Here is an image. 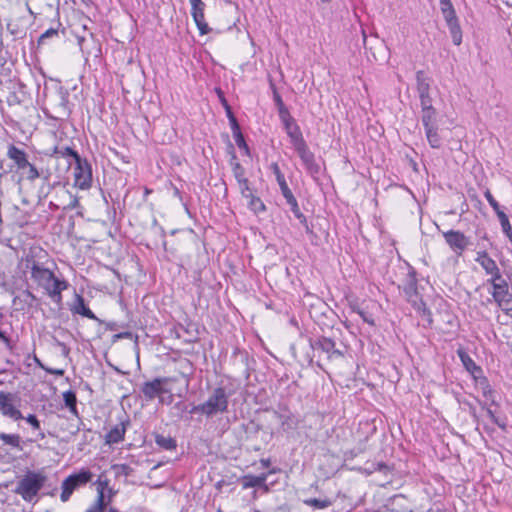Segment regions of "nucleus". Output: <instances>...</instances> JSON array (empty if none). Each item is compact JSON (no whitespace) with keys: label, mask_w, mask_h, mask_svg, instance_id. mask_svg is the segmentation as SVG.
Listing matches in <instances>:
<instances>
[{"label":"nucleus","mask_w":512,"mask_h":512,"mask_svg":"<svg viewBox=\"0 0 512 512\" xmlns=\"http://www.w3.org/2000/svg\"><path fill=\"white\" fill-rule=\"evenodd\" d=\"M31 278L42 287L47 295L57 304L62 301V292L68 288V282L55 277L52 271L34 264Z\"/></svg>","instance_id":"obj_1"},{"label":"nucleus","mask_w":512,"mask_h":512,"mask_svg":"<svg viewBox=\"0 0 512 512\" xmlns=\"http://www.w3.org/2000/svg\"><path fill=\"white\" fill-rule=\"evenodd\" d=\"M281 117L292 146L298 153L306 168L312 170L315 166L314 154L309 150L302 136L300 127L290 115L283 114Z\"/></svg>","instance_id":"obj_2"},{"label":"nucleus","mask_w":512,"mask_h":512,"mask_svg":"<svg viewBox=\"0 0 512 512\" xmlns=\"http://www.w3.org/2000/svg\"><path fill=\"white\" fill-rule=\"evenodd\" d=\"M228 408V395L226 391L218 387L214 389L208 399L200 405L194 406L191 413H201L207 417L218 413H224Z\"/></svg>","instance_id":"obj_3"},{"label":"nucleus","mask_w":512,"mask_h":512,"mask_svg":"<svg viewBox=\"0 0 512 512\" xmlns=\"http://www.w3.org/2000/svg\"><path fill=\"white\" fill-rule=\"evenodd\" d=\"M46 476L40 472H28L19 482L16 492L28 502L34 500L43 487Z\"/></svg>","instance_id":"obj_4"},{"label":"nucleus","mask_w":512,"mask_h":512,"mask_svg":"<svg viewBox=\"0 0 512 512\" xmlns=\"http://www.w3.org/2000/svg\"><path fill=\"white\" fill-rule=\"evenodd\" d=\"M73 186L80 190H89L92 186V169L86 159L77 157V162L73 167Z\"/></svg>","instance_id":"obj_5"},{"label":"nucleus","mask_w":512,"mask_h":512,"mask_svg":"<svg viewBox=\"0 0 512 512\" xmlns=\"http://www.w3.org/2000/svg\"><path fill=\"white\" fill-rule=\"evenodd\" d=\"M93 474L88 470H80L77 473L69 475L62 482L61 501L66 502L78 487L87 484L92 479Z\"/></svg>","instance_id":"obj_6"},{"label":"nucleus","mask_w":512,"mask_h":512,"mask_svg":"<svg viewBox=\"0 0 512 512\" xmlns=\"http://www.w3.org/2000/svg\"><path fill=\"white\" fill-rule=\"evenodd\" d=\"M191 4V15L201 35L209 32L208 24L205 21V3L202 0H189Z\"/></svg>","instance_id":"obj_7"},{"label":"nucleus","mask_w":512,"mask_h":512,"mask_svg":"<svg viewBox=\"0 0 512 512\" xmlns=\"http://www.w3.org/2000/svg\"><path fill=\"white\" fill-rule=\"evenodd\" d=\"M166 383V378H155L152 381L145 382L141 391L146 399L152 400L155 397H160L162 394L168 392L165 389Z\"/></svg>","instance_id":"obj_8"},{"label":"nucleus","mask_w":512,"mask_h":512,"mask_svg":"<svg viewBox=\"0 0 512 512\" xmlns=\"http://www.w3.org/2000/svg\"><path fill=\"white\" fill-rule=\"evenodd\" d=\"M0 412L13 420L24 419L22 413L14 407L12 394L4 391H0Z\"/></svg>","instance_id":"obj_9"},{"label":"nucleus","mask_w":512,"mask_h":512,"mask_svg":"<svg viewBox=\"0 0 512 512\" xmlns=\"http://www.w3.org/2000/svg\"><path fill=\"white\" fill-rule=\"evenodd\" d=\"M457 355L463 365V367L466 369L467 372L470 373V375L475 379L483 378V371L480 366H478L474 360L470 357L468 352L462 348L459 347L457 349Z\"/></svg>","instance_id":"obj_10"},{"label":"nucleus","mask_w":512,"mask_h":512,"mask_svg":"<svg viewBox=\"0 0 512 512\" xmlns=\"http://www.w3.org/2000/svg\"><path fill=\"white\" fill-rule=\"evenodd\" d=\"M7 155L15 162L19 169H26V166L29 165L26 153L14 145L9 146Z\"/></svg>","instance_id":"obj_11"},{"label":"nucleus","mask_w":512,"mask_h":512,"mask_svg":"<svg viewBox=\"0 0 512 512\" xmlns=\"http://www.w3.org/2000/svg\"><path fill=\"white\" fill-rule=\"evenodd\" d=\"M268 474L263 473L258 476L254 475H245L242 478V486L244 489L248 488H254V487H264L267 491L268 488L266 486V480H267Z\"/></svg>","instance_id":"obj_12"},{"label":"nucleus","mask_w":512,"mask_h":512,"mask_svg":"<svg viewBox=\"0 0 512 512\" xmlns=\"http://www.w3.org/2000/svg\"><path fill=\"white\" fill-rule=\"evenodd\" d=\"M72 313L79 314L91 320H97L95 314L85 305L84 299L80 295H76L75 302L71 308Z\"/></svg>","instance_id":"obj_13"},{"label":"nucleus","mask_w":512,"mask_h":512,"mask_svg":"<svg viewBox=\"0 0 512 512\" xmlns=\"http://www.w3.org/2000/svg\"><path fill=\"white\" fill-rule=\"evenodd\" d=\"M476 261L482 266L486 273L491 276L496 275L499 272L496 262L490 258L486 252L478 253Z\"/></svg>","instance_id":"obj_14"},{"label":"nucleus","mask_w":512,"mask_h":512,"mask_svg":"<svg viewBox=\"0 0 512 512\" xmlns=\"http://www.w3.org/2000/svg\"><path fill=\"white\" fill-rule=\"evenodd\" d=\"M491 283L493 286V298L499 297L505 293L509 292V286L507 281L500 275L498 272L496 275H493L491 278Z\"/></svg>","instance_id":"obj_15"},{"label":"nucleus","mask_w":512,"mask_h":512,"mask_svg":"<svg viewBox=\"0 0 512 512\" xmlns=\"http://www.w3.org/2000/svg\"><path fill=\"white\" fill-rule=\"evenodd\" d=\"M450 34L452 41L455 45H460L462 42V32L455 16V11L450 4Z\"/></svg>","instance_id":"obj_16"},{"label":"nucleus","mask_w":512,"mask_h":512,"mask_svg":"<svg viewBox=\"0 0 512 512\" xmlns=\"http://www.w3.org/2000/svg\"><path fill=\"white\" fill-rule=\"evenodd\" d=\"M469 245V240L460 232L450 230V247L459 254Z\"/></svg>","instance_id":"obj_17"},{"label":"nucleus","mask_w":512,"mask_h":512,"mask_svg":"<svg viewBox=\"0 0 512 512\" xmlns=\"http://www.w3.org/2000/svg\"><path fill=\"white\" fill-rule=\"evenodd\" d=\"M0 440L2 444L5 446H9L12 449H16L18 451H22L23 447L21 445V437L18 434H7L0 433Z\"/></svg>","instance_id":"obj_18"},{"label":"nucleus","mask_w":512,"mask_h":512,"mask_svg":"<svg viewBox=\"0 0 512 512\" xmlns=\"http://www.w3.org/2000/svg\"><path fill=\"white\" fill-rule=\"evenodd\" d=\"M271 169L273 170V172L275 174L277 183H278V185L280 187V190H281L282 195L284 196V198L290 196L292 194V192L289 189V187L287 185V182L285 180V177H284L283 173L280 171L279 166L276 163H273L271 165Z\"/></svg>","instance_id":"obj_19"},{"label":"nucleus","mask_w":512,"mask_h":512,"mask_svg":"<svg viewBox=\"0 0 512 512\" xmlns=\"http://www.w3.org/2000/svg\"><path fill=\"white\" fill-rule=\"evenodd\" d=\"M494 300L504 313L512 317V295L509 292L495 297Z\"/></svg>","instance_id":"obj_20"},{"label":"nucleus","mask_w":512,"mask_h":512,"mask_svg":"<svg viewBox=\"0 0 512 512\" xmlns=\"http://www.w3.org/2000/svg\"><path fill=\"white\" fill-rule=\"evenodd\" d=\"M106 506L104 490L99 487L96 500L85 512H103Z\"/></svg>","instance_id":"obj_21"},{"label":"nucleus","mask_w":512,"mask_h":512,"mask_svg":"<svg viewBox=\"0 0 512 512\" xmlns=\"http://www.w3.org/2000/svg\"><path fill=\"white\" fill-rule=\"evenodd\" d=\"M245 199L247 200V205L249 209L253 211L255 214L262 213L266 210L263 201L254 193H252L251 196H248V198Z\"/></svg>","instance_id":"obj_22"},{"label":"nucleus","mask_w":512,"mask_h":512,"mask_svg":"<svg viewBox=\"0 0 512 512\" xmlns=\"http://www.w3.org/2000/svg\"><path fill=\"white\" fill-rule=\"evenodd\" d=\"M125 434V430L120 427H115L111 429L106 435V442L108 444L118 443L123 440Z\"/></svg>","instance_id":"obj_23"},{"label":"nucleus","mask_w":512,"mask_h":512,"mask_svg":"<svg viewBox=\"0 0 512 512\" xmlns=\"http://www.w3.org/2000/svg\"><path fill=\"white\" fill-rule=\"evenodd\" d=\"M156 443L166 450H172L176 447V442L174 439L162 435H158L156 437Z\"/></svg>","instance_id":"obj_24"},{"label":"nucleus","mask_w":512,"mask_h":512,"mask_svg":"<svg viewBox=\"0 0 512 512\" xmlns=\"http://www.w3.org/2000/svg\"><path fill=\"white\" fill-rule=\"evenodd\" d=\"M305 504L314 507L316 509H324L330 506L331 502L327 499H316V498H310L304 501Z\"/></svg>","instance_id":"obj_25"},{"label":"nucleus","mask_w":512,"mask_h":512,"mask_svg":"<svg viewBox=\"0 0 512 512\" xmlns=\"http://www.w3.org/2000/svg\"><path fill=\"white\" fill-rule=\"evenodd\" d=\"M496 215L500 221L502 231L505 234L512 232V228H511L508 216L503 211H499L498 214H496Z\"/></svg>","instance_id":"obj_26"},{"label":"nucleus","mask_w":512,"mask_h":512,"mask_svg":"<svg viewBox=\"0 0 512 512\" xmlns=\"http://www.w3.org/2000/svg\"><path fill=\"white\" fill-rule=\"evenodd\" d=\"M25 420L27 423H29L32 426V428L34 430L39 431L38 436L40 437V439H43L45 437V434L40 431V422L35 415L30 414L25 418Z\"/></svg>","instance_id":"obj_27"},{"label":"nucleus","mask_w":512,"mask_h":512,"mask_svg":"<svg viewBox=\"0 0 512 512\" xmlns=\"http://www.w3.org/2000/svg\"><path fill=\"white\" fill-rule=\"evenodd\" d=\"M238 185H239V189H240V192H241V195L243 198H248V196H251V194L253 192L249 187L247 178L243 179L241 181H238Z\"/></svg>","instance_id":"obj_28"},{"label":"nucleus","mask_w":512,"mask_h":512,"mask_svg":"<svg viewBox=\"0 0 512 512\" xmlns=\"http://www.w3.org/2000/svg\"><path fill=\"white\" fill-rule=\"evenodd\" d=\"M485 198L487 199V201L489 202V204L491 205L496 214H498L499 211H502L500 209L499 203L494 199L489 190L485 192Z\"/></svg>","instance_id":"obj_29"},{"label":"nucleus","mask_w":512,"mask_h":512,"mask_svg":"<svg viewBox=\"0 0 512 512\" xmlns=\"http://www.w3.org/2000/svg\"><path fill=\"white\" fill-rule=\"evenodd\" d=\"M233 173H234V176L238 181H241L243 179H246L245 178V173H244V168L239 164V163H235L234 166H233Z\"/></svg>","instance_id":"obj_30"},{"label":"nucleus","mask_w":512,"mask_h":512,"mask_svg":"<svg viewBox=\"0 0 512 512\" xmlns=\"http://www.w3.org/2000/svg\"><path fill=\"white\" fill-rule=\"evenodd\" d=\"M26 168L28 169V171H27V179L33 181V180H35L36 178L39 177L38 170L36 169V167L34 165L29 163V165H27Z\"/></svg>","instance_id":"obj_31"},{"label":"nucleus","mask_w":512,"mask_h":512,"mask_svg":"<svg viewBox=\"0 0 512 512\" xmlns=\"http://www.w3.org/2000/svg\"><path fill=\"white\" fill-rule=\"evenodd\" d=\"M355 311L363 319L364 322L368 323L371 326L375 325L374 319L371 315H369L368 313L364 312L361 309H356Z\"/></svg>","instance_id":"obj_32"},{"label":"nucleus","mask_w":512,"mask_h":512,"mask_svg":"<svg viewBox=\"0 0 512 512\" xmlns=\"http://www.w3.org/2000/svg\"><path fill=\"white\" fill-rule=\"evenodd\" d=\"M64 400H65V404L70 407V408H74L75 407V404H76V397L73 393L71 392H67L64 394Z\"/></svg>","instance_id":"obj_33"},{"label":"nucleus","mask_w":512,"mask_h":512,"mask_svg":"<svg viewBox=\"0 0 512 512\" xmlns=\"http://www.w3.org/2000/svg\"><path fill=\"white\" fill-rule=\"evenodd\" d=\"M427 138H428V141L429 143L431 144L432 147H438L439 146V138H438V135L436 133H433L431 130H428L427 131Z\"/></svg>","instance_id":"obj_34"},{"label":"nucleus","mask_w":512,"mask_h":512,"mask_svg":"<svg viewBox=\"0 0 512 512\" xmlns=\"http://www.w3.org/2000/svg\"><path fill=\"white\" fill-rule=\"evenodd\" d=\"M287 203L290 205L291 207V210L293 213L297 212L300 210L299 209V206H298V203H297V200L296 198L293 196V194H291L290 196L286 197L285 198Z\"/></svg>","instance_id":"obj_35"},{"label":"nucleus","mask_w":512,"mask_h":512,"mask_svg":"<svg viewBox=\"0 0 512 512\" xmlns=\"http://www.w3.org/2000/svg\"><path fill=\"white\" fill-rule=\"evenodd\" d=\"M486 412H487V415L489 416V418L492 420L493 423H495L496 425H498L502 429L506 428L505 423L499 422L498 418L495 416L494 412L491 409H487Z\"/></svg>","instance_id":"obj_36"},{"label":"nucleus","mask_w":512,"mask_h":512,"mask_svg":"<svg viewBox=\"0 0 512 512\" xmlns=\"http://www.w3.org/2000/svg\"><path fill=\"white\" fill-rule=\"evenodd\" d=\"M483 381L487 382L486 378H481ZM483 394L485 397L491 399L492 403H494V399H492L493 391L488 383H486V386L483 388Z\"/></svg>","instance_id":"obj_37"},{"label":"nucleus","mask_w":512,"mask_h":512,"mask_svg":"<svg viewBox=\"0 0 512 512\" xmlns=\"http://www.w3.org/2000/svg\"><path fill=\"white\" fill-rule=\"evenodd\" d=\"M64 155H69V156H72L74 159H75V163L77 162V157H80L78 155V153L76 151H74L72 148L70 147H66L65 148V152H64Z\"/></svg>","instance_id":"obj_38"},{"label":"nucleus","mask_w":512,"mask_h":512,"mask_svg":"<svg viewBox=\"0 0 512 512\" xmlns=\"http://www.w3.org/2000/svg\"><path fill=\"white\" fill-rule=\"evenodd\" d=\"M295 217L298 218L300 220V222L306 227V230H308V225H307V221H306V218L305 216L301 213V211L299 210L298 213L295 212L294 213Z\"/></svg>","instance_id":"obj_39"},{"label":"nucleus","mask_w":512,"mask_h":512,"mask_svg":"<svg viewBox=\"0 0 512 512\" xmlns=\"http://www.w3.org/2000/svg\"><path fill=\"white\" fill-rule=\"evenodd\" d=\"M46 371L50 374H54V375H58V376H62L64 374L63 369H47Z\"/></svg>","instance_id":"obj_40"},{"label":"nucleus","mask_w":512,"mask_h":512,"mask_svg":"<svg viewBox=\"0 0 512 512\" xmlns=\"http://www.w3.org/2000/svg\"><path fill=\"white\" fill-rule=\"evenodd\" d=\"M237 141V145L239 148H244L245 150H247V145L246 143L244 142V140L242 139V137H240L239 139L236 140Z\"/></svg>","instance_id":"obj_41"},{"label":"nucleus","mask_w":512,"mask_h":512,"mask_svg":"<svg viewBox=\"0 0 512 512\" xmlns=\"http://www.w3.org/2000/svg\"><path fill=\"white\" fill-rule=\"evenodd\" d=\"M442 5V11L445 13L448 10V0H440Z\"/></svg>","instance_id":"obj_42"},{"label":"nucleus","mask_w":512,"mask_h":512,"mask_svg":"<svg viewBox=\"0 0 512 512\" xmlns=\"http://www.w3.org/2000/svg\"><path fill=\"white\" fill-rule=\"evenodd\" d=\"M78 204H79L78 199L76 197H74L73 200L71 201V203L69 204V207L71 209H73V208H76L78 206Z\"/></svg>","instance_id":"obj_43"},{"label":"nucleus","mask_w":512,"mask_h":512,"mask_svg":"<svg viewBox=\"0 0 512 512\" xmlns=\"http://www.w3.org/2000/svg\"><path fill=\"white\" fill-rule=\"evenodd\" d=\"M52 34H56V31H55V30H48V31H46V32L41 36V38H44V37L49 36V35H52Z\"/></svg>","instance_id":"obj_44"},{"label":"nucleus","mask_w":512,"mask_h":512,"mask_svg":"<svg viewBox=\"0 0 512 512\" xmlns=\"http://www.w3.org/2000/svg\"><path fill=\"white\" fill-rule=\"evenodd\" d=\"M0 339L5 342V343H8V338L4 335L3 332L0 331Z\"/></svg>","instance_id":"obj_45"},{"label":"nucleus","mask_w":512,"mask_h":512,"mask_svg":"<svg viewBox=\"0 0 512 512\" xmlns=\"http://www.w3.org/2000/svg\"><path fill=\"white\" fill-rule=\"evenodd\" d=\"M261 463L264 467H268L269 466V460H261Z\"/></svg>","instance_id":"obj_46"},{"label":"nucleus","mask_w":512,"mask_h":512,"mask_svg":"<svg viewBox=\"0 0 512 512\" xmlns=\"http://www.w3.org/2000/svg\"><path fill=\"white\" fill-rule=\"evenodd\" d=\"M384 467H385V465H383V464H378V468H379V469H382V468H384Z\"/></svg>","instance_id":"obj_47"},{"label":"nucleus","mask_w":512,"mask_h":512,"mask_svg":"<svg viewBox=\"0 0 512 512\" xmlns=\"http://www.w3.org/2000/svg\"><path fill=\"white\" fill-rule=\"evenodd\" d=\"M444 237L448 240V232L444 233Z\"/></svg>","instance_id":"obj_48"}]
</instances>
